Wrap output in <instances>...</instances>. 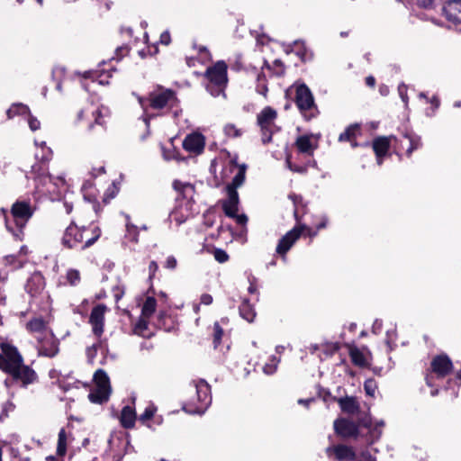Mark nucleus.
I'll return each mask as SVG.
<instances>
[{"mask_svg":"<svg viewBox=\"0 0 461 461\" xmlns=\"http://www.w3.org/2000/svg\"><path fill=\"white\" fill-rule=\"evenodd\" d=\"M105 310V305L98 304L95 306L91 311L89 322L92 325L93 333L96 337H101L104 332Z\"/></svg>","mask_w":461,"mask_h":461,"instance_id":"dca6fc26","label":"nucleus"},{"mask_svg":"<svg viewBox=\"0 0 461 461\" xmlns=\"http://www.w3.org/2000/svg\"><path fill=\"white\" fill-rule=\"evenodd\" d=\"M295 147L297 148L298 151L309 156L313 155V151L315 148L313 147L311 137L309 135H301L299 136L295 142Z\"/></svg>","mask_w":461,"mask_h":461,"instance_id":"cd10ccee","label":"nucleus"},{"mask_svg":"<svg viewBox=\"0 0 461 461\" xmlns=\"http://www.w3.org/2000/svg\"><path fill=\"white\" fill-rule=\"evenodd\" d=\"M89 231L87 227L78 228L74 221H72L66 229L62 237V245L68 249H77L79 245L82 246L85 235Z\"/></svg>","mask_w":461,"mask_h":461,"instance_id":"9b49d317","label":"nucleus"},{"mask_svg":"<svg viewBox=\"0 0 461 461\" xmlns=\"http://www.w3.org/2000/svg\"><path fill=\"white\" fill-rule=\"evenodd\" d=\"M360 126L357 123L351 124L347 129L339 134V141H352L355 140L357 133L359 131Z\"/></svg>","mask_w":461,"mask_h":461,"instance_id":"2f4dec72","label":"nucleus"},{"mask_svg":"<svg viewBox=\"0 0 461 461\" xmlns=\"http://www.w3.org/2000/svg\"><path fill=\"white\" fill-rule=\"evenodd\" d=\"M26 329L31 332H41L46 329V322L42 318H33L26 323Z\"/></svg>","mask_w":461,"mask_h":461,"instance_id":"f704fd0d","label":"nucleus"},{"mask_svg":"<svg viewBox=\"0 0 461 461\" xmlns=\"http://www.w3.org/2000/svg\"><path fill=\"white\" fill-rule=\"evenodd\" d=\"M393 137H377L373 140L372 147L376 157H384L391 146Z\"/></svg>","mask_w":461,"mask_h":461,"instance_id":"b1692460","label":"nucleus"},{"mask_svg":"<svg viewBox=\"0 0 461 461\" xmlns=\"http://www.w3.org/2000/svg\"><path fill=\"white\" fill-rule=\"evenodd\" d=\"M318 395L323 399L324 402L332 401L334 396L331 395L329 389L320 387Z\"/></svg>","mask_w":461,"mask_h":461,"instance_id":"bf43d9fd","label":"nucleus"},{"mask_svg":"<svg viewBox=\"0 0 461 461\" xmlns=\"http://www.w3.org/2000/svg\"><path fill=\"white\" fill-rule=\"evenodd\" d=\"M290 199H292L294 206H295V209H294V218L296 220V221H300V217H299V209H298V206L299 205H303V198L301 196V195H296V194H291L289 195Z\"/></svg>","mask_w":461,"mask_h":461,"instance_id":"a18cd8bd","label":"nucleus"},{"mask_svg":"<svg viewBox=\"0 0 461 461\" xmlns=\"http://www.w3.org/2000/svg\"><path fill=\"white\" fill-rule=\"evenodd\" d=\"M264 68L273 71L276 77H283L285 73V67L280 59H276L272 65L268 64L267 60L264 62Z\"/></svg>","mask_w":461,"mask_h":461,"instance_id":"c9c22d12","label":"nucleus"},{"mask_svg":"<svg viewBox=\"0 0 461 461\" xmlns=\"http://www.w3.org/2000/svg\"><path fill=\"white\" fill-rule=\"evenodd\" d=\"M94 379L95 381L96 387H105L106 389H111L110 379L103 369H98L94 375Z\"/></svg>","mask_w":461,"mask_h":461,"instance_id":"473e14b6","label":"nucleus"},{"mask_svg":"<svg viewBox=\"0 0 461 461\" xmlns=\"http://www.w3.org/2000/svg\"><path fill=\"white\" fill-rule=\"evenodd\" d=\"M28 116H29V118H28V123H29V127H30V129H31L32 131H35L39 130V129H40V127H41V122H40V121H39L36 117L32 116L31 113H30V114H28Z\"/></svg>","mask_w":461,"mask_h":461,"instance_id":"4d7b16f0","label":"nucleus"},{"mask_svg":"<svg viewBox=\"0 0 461 461\" xmlns=\"http://www.w3.org/2000/svg\"><path fill=\"white\" fill-rule=\"evenodd\" d=\"M227 69L228 66L223 60H219L207 68L204 73V77L208 80L205 87L212 96L225 95L224 91L228 84Z\"/></svg>","mask_w":461,"mask_h":461,"instance_id":"7ed1b4c3","label":"nucleus"},{"mask_svg":"<svg viewBox=\"0 0 461 461\" xmlns=\"http://www.w3.org/2000/svg\"><path fill=\"white\" fill-rule=\"evenodd\" d=\"M0 348V369L5 374L23 362V357L17 348L9 342H1Z\"/></svg>","mask_w":461,"mask_h":461,"instance_id":"6e6552de","label":"nucleus"},{"mask_svg":"<svg viewBox=\"0 0 461 461\" xmlns=\"http://www.w3.org/2000/svg\"><path fill=\"white\" fill-rule=\"evenodd\" d=\"M212 336H213V339H212L213 348L215 349H217L218 347L221 345V339L223 336V329L221 327V325L217 321L214 322V324H213V335Z\"/></svg>","mask_w":461,"mask_h":461,"instance_id":"58836bf2","label":"nucleus"},{"mask_svg":"<svg viewBox=\"0 0 461 461\" xmlns=\"http://www.w3.org/2000/svg\"><path fill=\"white\" fill-rule=\"evenodd\" d=\"M173 188L177 194L176 201L179 203V206H185L186 211L192 212L194 211L193 206L195 203L194 199L195 194L194 185L190 183L175 180L173 182Z\"/></svg>","mask_w":461,"mask_h":461,"instance_id":"9d476101","label":"nucleus"},{"mask_svg":"<svg viewBox=\"0 0 461 461\" xmlns=\"http://www.w3.org/2000/svg\"><path fill=\"white\" fill-rule=\"evenodd\" d=\"M126 227H127V232L129 233L130 236H131V240L134 242H137L138 236H139V231L137 230V227L132 224H130V223H128L126 225Z\"/></svg>","mask_w":461,"mask_h":461,"instance_id":"13d9d810","label":"nucleus"},{"mask_svg":"<svg viewBox=\"0 0 461 461\" xmlns=\"http://www.w3.org/2000/svg\"><path fill=\"white\" fill-rule=\"evenodd\" d=\"M285 162H286L287 167L293 172L299 173V174H305L308 170L307 164L296 165V164L292 163V161L290 160V156L286 157Z\"/></svg>","mask_w":461,"mask_h":461,"instance_id":"79ce46f5","label":"nucleus"},{"mask_svg":"<svg viewBox=\"0 0 461 461\" xmlns=\"http://www.w3.org/2000/svg\"><path fill=\"white\" fill-rule=\"evenodd\" d=\"M132 95L136 96L143 112L148 111L149 108L153 110L166 109L172 113L174 117H178L182 112L176 92L161 85H155L146 96L136 93Z\"/></svg>","mask_w":461,"mask_h":461,"instance_id":"f257e3e1","label":"nucleus"},{"mask_svg":"<svg viewBox=\"0 0 461 461\" xmlns=\"http://www.w3.org/2000/svg\"><path fill=\"white\" fill-rule=\"evenodd\" d=\"M15 406L11 401H5L2 403V412L0 414V420L8 416L10 411L14 410Z\"/></svg>","mask_w":461,"mask_h":461,"instance_id":"603ef678","label":"nucleus"},{"mask_svg":"<svg viewBox=\"0 0 461 461\" xmlns=\"http://www.w3.org/2000/svg\"><path fill=\"white\" fill-rule=\"evenodd\" d=\"M89 231L86 233L84 243L81 249H86L94 245L101 236V230L99 227L88 228Z\"/></svg>","mask_w":461,"mask_h":461,"instance_id":"c756f323","label":"nucleus"},{"mask_svg":"<svg viewBox=\"0 0 461 461\" xmlns=\"http://www.w3.org/2000/svg\"><path fill=\"white\" fill-rule=\"evenodd\" d=\"M176 265H177V261L174 256L167 257L166 263H165V267L173 270L176 267Z\"/></svg>","mask_w":461,"mask_h":461,"instance_id":"e2e57ef3","label":"nucleus"},{"mask_svg":"<svg viewBox=\"0 0 461 461\" xmlns=\"http://www.w3.org/2000/svg\"><path fill=\"white\" fill-rule=\"evenodd\" d=\"M286 99H291L297 106L305 121H311L319 114L312 91L305 84H294L285 93Z\"/></svg>","mask_w":461,"mask_h":461,"instance_id":"f03ea898","label":"nucleus"},{"mask_svg":"<svg viewBox=\"0 0 461 461\" xmlns=\"http://www.w3.org/2000/svg\"><path fill=\"white\" fill-rule=\"evenodd\" d=\"M446 18L455 24H461V0L448 1L443 6Z\"/></svg>","mask_w":461,"mask_h":461,"instance_id":"aec40b11","label":"nucleus"},{"mask_svg":"<svg viewBox=\"0 0 461 461\" xmlns=\"http://www.w3.org/2000/svg\"><path fill=\"white\" fill-rule=\"evenodd\" d=\"M93 116L95 117V122L90 123L89 124V130L91 131L95 124L96 125H100V126H104L105 122L104 120L103 119V115H102V113L99 109H96L94 113H93Z\"/></svg>","mask_w":461,"mask_h":461,"instance_id":"864d4df0","label":"nucleus"},{"mask_svg":"<svg viewBox=\"0 0 461 461\" xmlns=\"http://www.w3.org/2000/svg\"><path fill=\"white\" fill-rule=\"evenodd\" d=\"M224 133L228 137L238 138L242 135L240 129H238L235 124L228 123L224 126Z\"/></svg>","mask_w":461,"mask_h":461,"instance_id":"37998d69","label":"nucleus"},{"mask_svg":"<svg viewBox=\"0 0 461 461\" xmlns=\"http://www.w3.org/2000/svg\"><path fill=\"white\" fill-rule=\"evenodd\" d=\"M195 388L197 400L202 404L201 408L208 407L212 402L210 384L205 380L200 379L196 383Z\"/></svg>","mask_w":461,"mask_h":461,"instance_id":"4be33fe9","label":"nucleus"},{"mask_svg":"<svg viewBox=\"0 0 461 461\" xmlns=\"http://www.w3.org/2000/svg\"><path fill=\"white\" fill-rule=\"evenodd\" d=\"M162 152H163V157L166 160H171V159L181 160L182 159V158H180V156H179V151L174 146H171L169 148L162 147Z\"/></svg>","mask_w":461,"mask_h":461,"instance_id":"ea45409f","label":"nucleus"},{"mask_svg":"<svg viewBox=\"0 0 461 461\" xmlns=\"http://www.w3.org/2000/svg\"><path fill=\"white\" fill-rule=\"evenodd\" d=\"M147 329H148V321L143 319H140L135 326V330H138L139 332H142L143 330H145Z\"/></svg>","mask_w":461,"mask_h":461,"instance_id":"338daca9","label":"nucleus"},{"mask_svg":"<svg viewBox=\"0 0 461 461\" xmlns=\"http://www.w3.org/2000/svg\"><path fill=\"white\" fill-rule=\"evenodd\" d=\"M156 411H157V408L154 405L148 406L145 409L144 412L140 415V418H139L140 421L145 423L148 420H151L152 417L154 416Z\"/></svg>","mask_w":461,"mask_h":461,"instance_id":"de8ad7c7","label":"nucleus"},{"mask_svg":"<svg viewBox=\"0 0 461 461\" xmlns=\"http://www.w3.org/2000/svg\"><path fill=\"white\" fill-rule=\"evenodd\" d=\"M38 351L40 356L54 357L59 352V340L51 331L50 335L39 339Z\"/></svg>","mask_w":461,"mask_h":461,"instance_id":"2eb2a0df","label":"nucleus"},{"mask_svg":"<svg viewBox=\"0 0 461 461\" xmlns=\"http://www.w3.org/2000/svg\"><path fill=\"white\" fill-rule=\"evenodd\" d=\"M111 389L95 387L88 394V399L93 403L103 404L109 400Z\"/></svg>","mask_w":461,"mask_h":461,"instance_id":"bb28decb","label":"nucleus"},{"mask_svg":"<svg viewBox=\"0 0 461 461\" xmlns=\"http://www.w3.org/2000/svg\"><path fill=\"white\" fill-rule=\"evenodd\" d=\"M228 197L221 200V207L227 217L236 216L239 211L240 198L237 190L226 189Z\"/></svg>","mask_w":461,"mask_h":461,"instance_id":"a211bd4d","label":"nucleus"},{"mask_svg":"<svg viewBox=\"0 0 461 461\" xmlns=\"http://www.w3.org/2000/svg\"><path fill=\"white\" fill-rule=\"evenodd\" d=\"M158 269V266L156 261H151L149 265V278L152 279Z\"/></svg>","mask_w":461,"mask_h":461,"instance_id":"0e129e2a","label":"nucleus"},{"mask_svg":"<svg viewBox=\"0 0 461 461\" xmlns=\"http://www.w3.org/2000/svg\"><path fill=\"white\" fill-rule=\"evenodd\" d=\"M359 425H362L366 428H370L371 420L369 418H366L359 420L357 424L347 418H338L333 422L335 433L342 438H357L359 433Z\"/></svg>","mask_w":461,"mask_h":461,"instance_id":"0eeeda50","label":"nucleus"},{"mask_svg":"<svg viewBox=\"0 0 461 461\" xmlns=\"http://www.w3.org/2000/svg\"><path fill=\"white\" fill-rule=\"evenodd\" d=\"M276 116V111L270 106H267L258 114V124L259 126H274Z\"/></svg>","mask_w":461,"mask_h":461,"instance_id":"393cba45","label":"nucleus"},{"mask_svg":"<svg viewBox=\"0 0 461 461\" xmlns=\"http://www.w3.org/2000/svg\"><path fill=\"white\" fill-rule=\"evenodd\" d=\"M7 375L8 377L5 380L6 386L17 384L22 388H27L39 380L37 373L23 362L19 366L14 367Z\"/></svg>","mask_w":461,"mask_h":461,"instance_id":"39448f33","label":"nucleus"},{"mask_svg":"<svg viewBox=\"0 0 461 461\" xmlns=\"http://www.w3.org/2000/svg\"><path fill=\"white\" fill-rule=\"evenodd\" d=\"M0 216H2L4 218L5 224L7 230L10 232L13 231V225L9 221V216H8L7 211L5 209H4V208L0 209Z\"/></svg>","mask_w":461,"mask_h":461,"instance_id":"052dcab7","label":"nucleus"},{"mask_svg":"<svg viewBox=\"0 0 461 461\" xmlns=\"http://www.w3.org/2000/svg\"><path fill=\"white\" fill-rule=\"evenodd\" d=\"M330 452H333L336 458L339 461H354L357 457L353 447H348L346 445L339 444L334 447H330L327 448V454L329 455Z\"/></svg>","mask_w":461,"mask_h":461,"instance_id":"5701e85b","label":"nucleus"},{"mask_svg":"<svg viewBox=\"0 0 461 461\" xmlns=\"http://www.w3.org/2000/svg\"><path fill=\"white\" fill-rule=\"evenodd\" d=\"M358 461H376L375 457H373L369 453L363 452L358 459Z\"/></svg>","mask_w":461,"mask_h":461,"instance_id":"774afa93","label":"nucleus"},{"mask_svg":"<svg viewBox=\"0 0 461 461\" xmlns=\"http://www.w3.org/2000/svg\"><path fill=\"white\" fill-rule=\"evenodd\" d=\"M129 51H130V49L127 45H122V46L117 47L115 50L116 59L120 60L122 57L127 55L129 53ZM113 59H115V57H113Z\"/></svg>","mask_w":461,"mask_h":461,"instance_id":"6e6d98bb","label":"nucleus"},{"mask_svg":"<svg viewBox=\"0 0 461 461\" xmlns=\"http://www.w3.org/2000/svg\"><path fill=\"white\" fill-rule=\"evenodd\" d=\"M67 280L71 285H76L80 280V274L76 269H70L67 273Z\"/></svg>","mask_w":461,"mask_h":461,"instance_id":"3c124183","label":"nucleus"},{"mask_svg":"<svg viewBox=\"0 0 461 461\" xmlns=\"http://www.w3.org/2000/svg\"><path fill=\"white\" fill-rule=\"evenodd\" d=\"M67 451V435L64 429H61L59 432L58 445H57V455L64 456Z\"/></svg>","mask_w":461,"mask_h":461,"instance_id":"e433bc0d","label":"nucleus"},{"mask_svg":"<svg viewBox=\"0 0 461 461\" xmlns=\"http://www.w3.org/2000/svg\"><path fill=\"white\" fill-rule=\"evenodd\" d=\"M237 170L232 181L227 185L226 189L237 190L241 186L246 179L247 166L245 164L238 165L235 160H230L228 167H225L222 170L224 176H228V173H233Z\"/></svg>","mask_w":461,"mask_h":461,"instance_id":"4468645a","label":"nucleus"},{"mask_svg":"<svg viewBox=\"0 0 461 461\" xmlns=\"http://www.w3.org/2000/svg\"><path fill=\"white\" fill-rule=\"evenodd\" d=\"M13 107L15 108L17 115H28L30 114V109L27 105L23 104H14Z\"/></svg>","mask_w":461,"mask_h":461,"instance_id":"5fc2aeb1","label":"nucleus"},{"mask_svg":"<svg viewBox=\"0 0 461 461\" xmlns=\"http://www.w3.org/2000/svg\"><path fill=\"white\" fill-rule=\"evenodd\" d=\"M51 155L52 151L48 148L40 159L38 156H36L38 161L32 166L30 174L31 177L36 183L37 188L44 186L47 183L51 181V176L49 173V162L51 159Z\"/></svg>","mask_w":461,"mask_h":461,"instance_id":"423d86ee","label":"nucleus"},{"mask_svg":"<svg viewBox=\"0 0 461 461\" xmlns=\"http://www.w3.org/2000/svg\"><path fill=\"white\" fill-rule=\"evenodd\" d=\"M349 356L352 363L359 367H364L366 365V361L364 354L356 347H349Z\"/></svg>","mask_w":461,"mask_h":461,"instance_id":"7c9ffc66","label":"nucleus"},{"mask_svg":"<svg viewBox=\"0 0 461 461\" xmlns=\"http://www.w3.org/2000/svg\"><path fill=\"white\" fill-rule=\"evenodd\" d=\"M45 287V278L41 272L35 271L27 279L24 289L31 297H36L41 294Z\"/></svg>","mask_w":461,"mask_h":461,"instance_id":"f3484780","label":"nucleus"},{"mask_svg":"<svg viewBox=\"0 0 461 461\" xmlns=\"http://www.w3.org/2000/svg\"><path fill=\"white\" fill-rule=\"evenodd\" d=\"M157 301L153 296L147 297L141 309V314L149 318L156 311Z\"/></svg>","mask_w":461,"mask_h":461,"instance_id":"72a5a7b5","label":"nucleus"},{"mask_svg":"<svg viewBox=\"0 0 461 461\" xmlns=\"http://www.w3.org/2000/svg\"><path fill=\"white\" fill-rule=\"evenodd\" d=\"M113 297L116 302L120 301L124 295V289L116 285L113 288Z\"/></svg>","mask_w":461,"mask_h":461,"instance_id":"680f3d73","label":"nucleus"},{"mask_svg":"<svg viewBox=\"0 0 461 461\" xmlns=\"http://www.w3.org/2000/svg\"><path fill=\"white\" fill-rule=\"evenodd\" d=\"M136 420V413L134 409L126 405L122 408L120 417L121 425L125 429H131L134 427Z\"/></svg>","mask_w":461,"mask_h":461,"instance_id":"a878e982","label":"nucleus"},{"mask_svg":"<svg viewBox=\"0 0 461 461\" xmlns=\"http://www.w3.org/2000/svg\"><path fill=\"white\" fill-rule=\"evenodd\" d=\"M240 316L249 322H253L256 312L249 299H244L239 307Z\"/></svg>","mask_w":461,"mask_h":461,"instance_id":"c85d7f7f","label":"nucleus"},{"mask_svg":"<svg viewBox=\"0 0 461 461\" xmlns=\"http://www.w3.org/2000/svg\"><path fill=\"white\" fill-rule=\"evenodd\" d=\"M159 41H160V43H162L164 45H168L171 42L170 33L167 31L163 32L160 35Z\"/></svg>","mask_w":461,"mask_h":461,"instance_id":"69168bd1","label":"nucleus"},{"mask_svg":"<svg viewBox=\"0 0 461 461\" xmlns=\"http://www.w3.org/2000/svg\"><path fill=\"white\" fill-rule=\"evenodd\" d=\"M260 127V131H261V134H262V142L263 144H268L269 142L272 141V135H273V131H272V127L273 126H259Z\"/></svg>","mask_w":461,"mask_h":461,"instance_id":"c03bdc74","label":"nucleus"},{"mask_svg":"<svg viewBox=\"0 0 461 461\" xmlns=\"http://www.w3.org/2000/svg\"><path fill=\"white\" fill-rule=\"evenodd\" d=\"M213 257L219 263H225L230 258L228 253L222 249H214Z\"/></svg>","mask_w":461,"mask_h":461,"instance_id":"09e8293b","label":"nucleus"},{"mask_svg":"<svg viewBox=\"0 0 461 461\" xmlns=\"http://www.w3.org/2000/svg\"><path fill=\"white\" fill-rule=\"evenodd\" d=\"M376 383L374 379H367L364 383V389L367 395L374 396L376 390Z\"/></svg>","mask_w":461,"mask_h":461,"instance_id":"8fccbe9b","label":"nucleus"},{"mask_svg":"<svg viewBox=\"0 0 461 461\" xmlns=\"http://www.w3.org/2000/svg\"><path fill=\"white\" fill-rule=\"evenodd\" d=\"M429 370L438 379H443L453 372L454 365L451 358L447 354L442 353L432 358Z\"/></svg>","mask_w":461,"mask_h":461,"instance_id":"f8f14e48","label":"nucleus"},{"mask_svg":"<svg viewBox=\"0 0 461 461\" xmlns=\"http://www.w3.org/2000/svg\"><path fill=\"white\" fill-rule=\"evenodd\" d=\"M33 211L29 202L16 201L11 208V215L15 228L13 226L11 233L17 240H23L24 237L23 229L28 221L32 218Z\"/></svg>","mask_w":461,"mask_h":461,"instance_id":"20e7f679","label":"nucleus"},{"mask_svg":"<svg viewBox=\"0 0 461 461\" xmlns=\"http://www.w3.org/2000/svg\"><path fill=\"white\" fill-rule=\"evenodd\" d=\"M171 321V318L166 312H160L158 316L157 325L159 329L169 331L172 328L171 324L167 325V321Z\"/></svg>","mask_w":461,"mask_h":461,"instance_id":"a19ab883","label":"nucleus"},{"mask_svg":"<svg viewBox=\"0 0 461 461\" xmlns=\"http://www.w3.org/2000/svg\"><path fill=\"white\" fill-rule=\"evenodd\" d=\"M291 51H294L295 54L298 57H300L303 61H305L308 50H307L303 41H294L293 49L291 50Z\"/></svg>","mask_w":461,"mask_h":461,"instance_id":"4c0bfd02","label":"nucleus"},{"mask_svg":"<svg viewBox=\"0 0 461 461\" xmlns=\"http://www.w3.org/2000/svg\"><path fill=\"white\" fill-rule=\"evenodd\" d=\"M333 402L339 403L340 410L348 414L354 415L360 411V405L355 396L333 397Z\"/></svg>","mask_w":461,"mask_h":461,"instance_id":"412c9836","label":"nucleus"},{"mask_svg":"<svg viewBox=\"0 0 461 461\" xmlns=\"http://www.w3.org/2000/svg\"><path fill=\"white\" fill-rule=\"evenodd\" d=\"M394 141L395 153L401 158V151L405 150L406 156L410 158L414 150L422 147V141L419 135L412 131L404 132L400 138L391 135Z\"/></svg>","mask_w":461,"mask_h":461,"instance_id":"1a4fd4ad","label":"nucleus"},{"mask_svg":"<svg viewBox=\"0 0 461 461\" xmlns=\"http://www.w3.org/2000/svg\"><path fill=\"white\" fill-rule=\"evenodd\" d=\"M304 229H306V225L300 224L294 226L291 230L285 233L278 241L276 249V253L285 256L301 237Z\"/></svg>","mask_w":461,"mask_h":461,"instance_id":"ddd939ff","label":"nucleus"},{"mask_svg":"<svg viewBox=\"0 0 461 461\" xmlns=\"http://www.w3.org/2000/svg\"><path fill=\"white\" fill-rule=\"evenodd\" d=\"M5 265L13 267L14 269L22 268L23 262L17 259L15 255H7L4 258Z\"/></svg>","mask_w":461,"mask_h":461,"instance_id":"49530a36","label":"nucleus"},{"mask_svg":"<svg viewBox=\"0 0 461 461\" xmlns=\"http://www.w3.org/2000/svg\"><path fill=\"white\" fill-rule=\"evenodd\" d=\"M204 137L201 133L188 134L183 140V148L188 152L200 154L204 149Z\"/></svg>","mask_w":461,"mask_h":461,"instance_id":"6ab92c4d","label":"nucleus"}]
</instances>
